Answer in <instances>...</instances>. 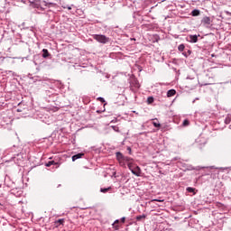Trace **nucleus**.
<instances>
[{
    "mask_svg": "<svg viewBox=\"0 0 231 231\" xmlns=\"http://www.w3.org/2000/svg\"><path fill=\"white\" fill-rule=\"evenodd\" d=\"M116 158L120 167H124L125 169L128 167L132 174L137 177L142 176V169H140L139 166H134V164L133 163V158L125 156L120 152H116Z\"/></svg>",
    "mask_w": 231,
    "mask_h": 231,
    "instance_id": "obj_1",
    "label": "nucleus"
},
{
    "mask_svg": "<svg viewBox=\"0 0 231 231\" xmlns=\"http://www.w3.org/2000/svg\"><path fill=\"white\" fill-rule=\"evenodd\" d=\"M92 38L100 44H107L111 39L104 34H92Z\"/></svg>",
    "mask_w": 231,
    "mask_h": 231,
    "instance_id": "obj_2",
    "label": "nucleus"
},
{
    "mask_svg": "<svg viewBox=\"0 0 231 231\" xmlns=\"http://www.w3.org/2000/svg\"><path fill=\"white\" fill-rule=\"evenodd\" d=\"M198 37H199V35L189 34V35L186 38V41H187L188 42H190L191 44H194V43L198 42Z\"/></svg>",
    "mask_w": 231,
    "mask_h": 231,
    "instance_id": "obj_3",
    "label": "nucleus"
},
{
    "mask_svg": "<svg viewBox=\"0 0 231 231\" xmlns=\"http://www.w3.org/2000/svg\"><path fill=\"white\" fill-rule=\"evenodd\" d=\"M211 23H212V21L210 20V17H208V16H205L201 20V24H203V26H206V28H208V26H210Z\"/></svg>",
    "mask_w": 231,
    "mask_h": 231,
    "instance_id": "obj_4",
    "label": "nucleus"
},
{
    "mask_svg": "<svg viewBox=\"0 0 231 231\" xmlns=\"http://www.w3.org/2000/svg\"><path fill=\"white\" fill-rule=\"evenodd\" d=\"M84 156L83 152L77 153L76 155L72 156V162H77V160H80Z\"/></svg>",
    "mask_w": 231,
    "mask_h": 231,
    "instance_id": "obj_5",
    "label": "nucleus"
},
{
    "mask_svg": "<svg viewBox=\"0 0 231 231\" xmlns=\"http://www.w3.org/2000/svg\"><path fill=\"white\" fill-rule=\"evenodd\" d=\"M42 57L43 59H48V57H50V52L48 51L47 49L42 50Z\"/></svg>",
    "mask_w": 231,
    "mask_h": 231,
    "instance_id": "obj_6",
    "label": "nucleus"
},
{
    "mask_svg": "<svg viewBox=\"0 0 231 231\" xmlns=\"http://www.w3.org/2000/svg\"><path fill=\"white\" fill-rule=\"evenodd\" d=\"M174 95H176V90L175 89H170L167 92V97H174Z\"/></svg>",
    "mask_w": 231,
    "mask_h": 231,
    "instance_id": "obj_7",
    "label": "nucleus"
},
{
    "mask_svg": "<svg viewBox=\"0 0 231 231\" xmlns=\"http://www.w3.org/2000/svg\"><path fill=\"white\" fill-rule=\"evenodd\" d=\"M51 165H59V162H55V161H50L46 163V167H51Z\"/></svg>",
    "mask_w": 231,
    "mask_h": 231,
    "instance_id": "obj_8",
    "label": "nucleus"
},
{
    "mask_svg": "<svg viewBox=\"0 0 231 231\" xmlns=\"http://www.w3.org/2000/svg\"><path fill=\"white\" fill-rule=\"evenodd\" d=\"M147 217V215L143 214L136 217V221H142V219H145Z\"/></svg>",
    "mask_w": 231,
    "mask_h": 231,
    "instance_id": "obj_9",
    "label": "nucleus"
},
{
    "mask_svg": "<svg viewBox=\"0 0 231 231\" xmlns=\"http://www.w3.org/2000/svg\"><path fill=\"white\" fill-rule=\"evenodd\" d=\"M191 15H192L193 17H198V15H199V10H198V9L193 10V11L191 12Z\"/></svg>",
    "mask_w": 231,
    "mask_h": 231,
    "instance_id": "obj_10",
    "label": "nucleus"
},
{
    "mask_svg": "<svg viewBox=\"0 0 231 231\" xmlns=\"http://www.w3.org/2000/svg\"><path fill=\"white\" fill-rule=\"evenodd\" d=\"M109 190H111V187L100 189V192H103V194H106V192H109Z\"/></svg>",
    "mask_w": 231,
    "mask_h": 231,
    "instance_id": "obj_11",
    "label": "nucleus"
},
{
    "mask_svg": "<svg viewBox=\"0 0 231 231\" xmlns=\"http://www.w3.org/2000/svg\"><path fill=\"white\" fill-rule=\"evenodd\" d=\"M231 122L230 115H227L225 118V124L228 125Z\"/></svg>",
    "mask_w": 231,
    "mask_h": 231,
    "instance_id": "obj_12",
    "label": "nucleus"
},
{
    "mask_svg": "<svg viewBox=\"0 0 231 231\" xmlns=\"http://www.w3.org/2000/svg\"><path fill=\"white\" fill-rule=\"evenodd\" d=\"M55 225H64V218H60L55 221Z\"/></svg>",
    "mask_w": 231,
    "mask_h": 231,
    "instance_id": "obj_13",
    "label": "nucleus"
},
{
    "mask_svg": "<svg viewBox=\"0 0 231 231\" xmlns=\"http://www.w3.org/2000/svg\"><path fill=\"white\" fill-rule=\"evenodd\" d=\"M179 51H183L185 50V44L181 43L178 46Z\"/></svg>",
    "mask_w": 231,
    "mask_h": 231,
    "instance_id": "obj_14",
    "label": "nucleus"
},
{
    "mask_svg": "<svg viewBox=\"0 0 231 231\" xmlns=\"http://www.w3.org/2000/svg\"><path fill=\"white\" fill-rule=\"evenodd\" d=\"M186 190H187V192H189V193H194V190H196V189H194V188H192V187H188L187 189H186Z\"/></svg>",
    "mask_w": 231,
    "mask_h": 231,
    "instance_id": "obj_15",
    "label": "nucleus"
},
{
    "mask_svg": "<svg viewBox=\"0 0 231 231\" xmlns=\"http://www.w3.org/2000/svg\"><path fill=\"white\" fill-rule=\"evenodd\" d=\"M111 127H112V129H113L116 133H120V128H118V126H116V125H112Z\"/></svg>",
    "mask_w": 231,
    "mask_h": 231,
    "instance_id": "obj_16",
    "label": "nucleus"
},
{
    "mask_svg": "<svg viewBox=\"0 0 231 231\" xmlns=\"http://www.w3.org/2000/svg\"><path fill=\"white\" fill-rule=\"evenodd\" d=\"M152 102H154V97H149L147 98V103H148V104H152Z\"/></svg>",
    "mask_w": 231,
    "mask_h": 231,
    "instance_id": "obj_17",
    "label": "nucleus"
},
{
    "mask_svg": "<svg viewBox=\"0 0 231 231\" xmlns=\"http://www.w3.org/2000/svg\"><path fill=\"white\" fill-rule=\"evenodd\" d=\"M190 123L189 122V120L188 119H185L184 121H183V123H182V125H183V127H187V125H189Z\"/></svg>",
    "mask_w": 231,
    "mask_h": 231,
    "instance_id": "obj_18",
    "label": "nucleus"
},
{
    "mask_svg": "<svg viewBox=\"0 0 231 231\" xmlns=\"http://www.w3.org/2000/svg\"><path fill=\"white\" fill-rule=\"evenodd\" d=\"M152 125L154 126V127H161L162 126V125L160 124V122H152Z\"/></svg>",
    "mask_w": 231,
    "mask_h": 231,
    "instance_id": "obj_19",
    "label": "nucleus"
},
{
    "mask_svg": "<svg viewBox=\"0 0 231 231\" xmlns=\"http://www.w3.org/2000/svg\"><path fill=\"white\" fill-rule=\"evenodd\" d=\"M98 100L101 101V102H106V99H104V97H98Z\"/></svg>",
    "mask_w": 231,
    "mask_h": 231,
    "instance_id": "obj_20",
    "label": "nucleus"
},
{
    "mask_svg": "<svg viewBox=\"0 0 231 231\" xmlns=\"http://www.w3.org/2000/svg\"><path fill=\"white\" fill-rule=\"evenodd\" d=\"M127 151H128L129 154H131V152H132L131 147L128 146Z\"/></svg>",
    "mask_w": 231,
    "mask_h": 231,
    "instance_id": "obj_21",
    "label": "nucleus"
},
{
    "mask_svg": "<svg viewBox=\"0 0 231 231\" xmlns=\"http://www.w3.org/2000/svg\"><path fill=\"white\" fill-rule=\"evenodd\" d=\"M121 221H122V223H125V217H123L121 218Z\"/></svg>",
    "mask_w": 231,
    "mask_h": 231,
    "instance_id": "obj_22",
    "label": "nucleus"
},
{
    "mask_svg": "<svg viewBox=\"0 0 231 231\" xmlns=\"http://www.w3.org/2000/svg\"><path fill=\"white\" fill-rule=\"evenodd\" d=\"M44 3V5H45V6H48V5H53L52 3H50V4H48V3H46V2H43Z\"/></svg>",
    "mask_w": 231,
    "mask_h": 231,
    "instance_id": "obj_23",
    "label": "nucleus"
},
{
    "mask_svg": "<svg viewBox=\"0 0 231 231\" xmlns=\"http://www.w3.org/2000/svg\"><path fill=\"white\" fill-rule=\"evenodd\" d=\"M182 55H183L184 57H188V55H187L186 52H183Z\"/></svg>",
    "mask_w": 231,
    "mask_h": 231,
    "instance_id": "obj_24",
    "label": "nucleus"
},
{
    "mask_svg": "<svg viewBox=\"0 0 231 231\" xmlns=\"http://www.w3.org/2000/svg\"><path fill=\"white\" fill-rule=\"evenodd\" d=\"M116 223H119V220H116L113 225H116Z\"/></svg>",
    "mask_w": 231,
    "mask_h": 231,
    "instance_id": "obj_25",
    "label": "nucleus"
},
{
    "mask_svg": "<svg viewBox=\"0 0 231 231\" xmlns=\"http://www.w3.org/2000/svg\"><path fill=\"white\" fill-rule=\"evenodd\" d=\"M154 201H163V200H160V199H154Z\"/></svg>",
    "mask_w": 231,
    "mask_h": 231,
    "instance_id": "obj_26",
    "label": "nucleus"
},
{
    "mask_svg": "<svg viewBox=\"0 0 231 231\" xmlns=\"http://www.w3.org/2000/svg\"><path fill=\"white\" fill-rule=\"evenodd\" d=\"M188 53H189V55H190L191 51H188Z\"/></svg>",
    "mask_w": 231,
    "mask_h": 231,
    "instance_id": "obj_27",
    "label": "nucleus"
},
{
    "mask_svg": "<svg viewBox=\"0 0 231 231\" xmlns=\"http://www.w3.org/2000/svg\"><path fill=\"white\" fill-rule=\"evenodd\" d=\"M68 10H71V7H68Z\"/></svg>",
    "mask_w": 231,
    "mask_h": 231,
    "instance_id": "obj_28",
    "label": "nucleus"
},
{
    "mask_svg": "<svg viewBox=\"0 0 231 231\" xmlns=\"http://www.w3.org/2000/svg\"><path fill=\"white\" fill-rule=\"evenodd\" d=\"M152 120H156V121H158V119H156V118H155V119H152Z\"/></svg>",
    "mask_w": 231,
    "mask_h": 231,
    "instance_id": "obj_29",
    "label": "nucleus"
}]
</instances>
